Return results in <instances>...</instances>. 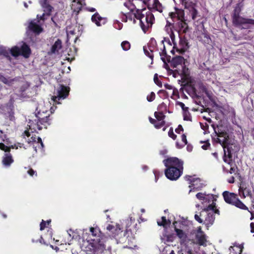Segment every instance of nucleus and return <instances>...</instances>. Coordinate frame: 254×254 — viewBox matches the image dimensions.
<instances>
[{
    "label": "nucleus",
    "mask_w": 254,
    "mask_h": 254,
    "mask_svg": "<svg viewBox=\"0 0 254 254\" xmlns=\"http://www.w3.org/2000/svg\"><path fill=\"white\" fill-rule=\"evenodd\" d=\"M0 138L1 140L4 142L7 145H9L10 143L9 138L7 137L6 135L1 130H0Z\"/></svg>",
    "instance_id": "obj_39"
},
{
    "label": "nucleus",
    "mask_w": 254,
    "mask_h": 254,
    "mask_svg": "<svg viewBox=\"0 0 254 254\" xmlns=\"http://www.w3.org/2000/svg\"><path fill=\"white\" fill-rule=\"evenodd\" d=\"M37 138L35 135L32 136L28 141V143H37Z\"/></svg>",
    "instance_id": "obj_51"
},
{
    "label": "nucleus",
    "mask_w": 254,
    "mask_h": 254,
    "mask_svg": "<svg viewBox=\"0 0 254 254\" xmlns=\"http://www.w3.org/2000/svg\"><path fill=\"white\" fill-rule=\"evenodd\" d=\"M70 233H71L72 234L73 233V232L71 229H70L69 230L67 231L68 236L70 238V240H72V239H73L74 236H71V234Z\"/></svg>",
    "instance_id": "obj_59"
},
{
    "label": "nucleus",
    "mask_w": 254,
    "mask_h": 254,
    "mask_svg": "<svg viewBox=\"0 0 254 254\" xmlns=\"http://www.w3.org/2000/svg\"><path fill=\"white\" fill-rule=\"evenodd\" d=\"M154 81L155 83L157 85L160 87H161L162 86V82L159 80L158 77V74L157 73H155L154 76Z\"/></svg>",
    "instance_id": "obj_45"
},
{
    "label": "nucleus",
    "mask_w": 254,
    "mask_h": 254,
    "mask_svg": "<svg viewBox=\"0 0 254 254\" xmlns=\"http://www.w3.org/2000/svg\"><path fill=\"white\" fill-rule=\"evenodd\" d=\"M200 41L205 45H212V41L207 32L202 33Z\"/></svg>",
    "instance_id": "obj_25"
},
{
    "label": "nucleus",
    "mask_w": 254,
    "mask_h": 254,
    "mask_svg": "<svg viewBox=\"0 0 254 254\" xmlns=\"http://www.w3.org/2000/svg\"><path fill=\"white\" fill-rule=\"evenodd\" d=\"M70 88L64 85H61L59 89L58 90V95L54 96L52 97V100L54 104H60V100L66 98L68 95Z\"/></svg>",
    "instance_id": "obj_10"
},
{
    "label": "nucleus",
    "mask_w": 254,
    "mask_h": 254,
    "mask_svg": "<svg viewBox=\"0 0 254 254\" xmlns=\"http://www.w3.org/2000/svg\"><path fill=\"white\" fill-rule=\"evenodd\" d=\"M91 20L93 22L95 23L97 26L104 25L107 22V19L101 17L98 12H96L92 16Z\"/></svg>",
    "instance_id": "obj_18"
},
{
    "label": "nucleus",
    "mask_w": 254,
    "mask_h": 254,
    "mask_svg": "<svg viewBox=\"0 0 254 254\" xmlns=\"http://www.w3.org/2000/svg\"><path fill=\"white\" fill-rule=\"evenodd\" d=\"M169 16L173 22L185 19V11L182 9L175 8V12H170Z\"/></svg>",
    "instance_id": "obj_16"
},
{
    "label": "nucleus",
    "mask_w": 254,
    "mask_h": 254,
    "mask_svg": "<svg viewBox=\"0 0 254 254\" xmlns=\"http://www.w3.org/2000/svg\"><path fill=\"white\" fill-rule=\"evenodd\" d=\"M222 195L227 203L242 210H248V207L239 199L236 193L225 191L223 192Z\"/></svg>",
    "instance_id": "obj_6"
},
{
    "label": "nucleus",
    "mask_w": 254,
    "mask_h": 254,
    "mask_svg": "<svg viewBox=\"0 0 254 254\" xmlns=\"http://www.w3.org/2000/svg\"><path fill=\"white\" fill-rule=\"evenodd\" d=\"M165 125V121H162L161 122L157 121L156 124H154V127L157 129H159L163 127Z\"/></svg>",
    "instance_id": "obj_42"
},
{
    "label": "nucleus",
    "mask_w": 254,
    "mask_h": 254,
    "mask_svg": "<svg viewBox=\"0 0 254 254\" xmlns=\"http://www.w3.org/2000/svg\"><path fill=\"white\" fill-rule=\"evenodd\" d=\"M179 45L181 47L180 49L177 48V51L180 54H183L187 49L189 48L187 39L185 37L180 38Z\"/></svg>",
    "instance_id": "obj_21"
},
{
    "label": "nucleus",
    "mask_w": 254,
    "mask_h": 254,
    "mask_svg": "<svg viewBox=\"0 0 254 254\" xmlns=\"http://www.w3.org/2000/svg\"><path fill=\"white\" fill-rule=\"evenodd\" d=\"M185 178L189 182V187L192 188L193 190H199L205 186L202 181L199 178H192L190 176L186 175Z\"/></svg>",
    "instance_id": "obj_11"
},
{
    "label": "nucleus",
    "mask_w": 254,
    "mask_h": 254,
    "mask_svg": "<svg viewBox=\"0 0 254 254\" xmlns=\"http://www.w3.org/2000/svg\"><path fill=\"white\" fill-rule=\"evenodd\" d=\"M177 105L180 106L184 112H188L189 108L185 106L184 103L181 102H178Z\"/></svg>",
    "instance_id": "obj_49"
},
{
    "label": "nucleus",
    "mask_w": 254,
    "mask_h": 254,
    "mask_svg": "<svg viewBox=\"0 0 254 254\" xmlns=\"http://www.w3.org/2000/svg\"><path fill=\"white\" fill-rule=\"evenodd\" d=\"M173 27L179 33L186 34L188 32L189 26L186 22V20H179L173 23Z\"/></svg>",
    "instance_id": "obj_12"
},
{
    "label": "nucleus",
    "mask_w": 254,
    "mask_h": 254,
    "mask_svg": "<svg viewBox=\"0 0 254 254\" xmlns=\"http://www.w3.org/2000/svg\"><path fill=\"white\" fill-rule=\"evenodd\" d=\"M27 173L31 177H33L34 176H37L36 171H34L32 168L29 169V170L27 171Z\"/></svg>",
    "instance_id": "obj_50"
},
{
    "label": "nucleus",
    "mask_w": 254,
    "mask_h": 254,
    "mask_svg": "<svg viewBox=\"0 0 254 254\" xmlns=\"http://www.w3.org/2000/svg\"><path fill=\"white\" fill-rule=\"evenodd\" d=\"M14 160L12 158L11 154L9 153H6L3 157L2 162L5 166H9Z\"/></svg>",
    "instance_id": "obj_28"
},
{
    "label": "nucleus",
    "mask_w": 254,
    "mask_h": 254,
    "mask_svg": "<svg viewBox=\"0 0 254 254\" xmlns=\"http://www.w3.org/2000/svg\"><path fill=\"white\" fill-rule=\"evenodd\" d=\"M20 50V55L22 56L25 58H28L31 54V49L26 43H24L22 45Z\"/></svg>",
    "instance_id": "obj_19"
},
{
    "label": "nucleus",
    "mask_w": 254,
    "mask_h": 254,
    "mask_svg": "<svg viewBox=\"0 0 254 254\" xmlns=\"http://www.w3.org/2000/svg\"><path fill=\"white\" fill-rule=\"evenodd\" d=\"M50 0H39V3L41 6L48 5L49 3Z\"/></svg>",
    "instance_id": "obj_55"
},
{
    "label": "nucleus",
    "mask_w": 254,
    "mask_h": 254,
    "mask_svg": "<svg viewBox=\"0 0 254 254\" xmlns=\"http://www.w3.org/2000/svg\"><path fill=\"white\" fill-rule=\"evenodd\" d=\"M90 232L93 236L96 237V239H92L94 244L96 245V247H98L101 251L103 252L105 249L106 247L104 245L103 239L100 237L101 232L99 228L98 227H91L90 228Z\"/></svg>",
    "instance_id": "obj_8"
},
{
    "label": "nucleus",
    "mask_w": 254,
    "mask_h": 254,
    "mask_svg": "<svg viewBox=\"0 0 254 254\" xmlns=\"http://www.w3.org/2000/svg\"><path fill=\"white\" fill-rule=\"evenodd\" d=\"M10 53L14 57L20 56V48L16 46L12 47L10 50Z\"/></svg>",
    "instance_id": "obj_35"
},
{
    "label": "nucleus",
    "mask_w": 254,
    "mask_h": 254,
    "mask_svg": "<svg viewBox=\"0 0 254 254\" xmlns=\"http://www.w3.org/2000/svg\"><path fill=\"white\" fill-rule=\"evenodd\" d=\"M223 161L227 163L230 166V169H228L225 166H223V171L224 173H230L231 174H236L238 171L237 166L233 162L232 160V147H228L226 152H224V156L223 157Z\"/></svg>",
    "instance_id": "obj_7"
},
{
    "label": "nucleus",
    "mask_w": 254,
    "mask_h": 254,
    "mask_svg": "<svg viewBox=\"0 0 254 254\" xmlns=\"http://www.w3.org/2000/svg\"><path fill=\"white\" fill-rule=\"evenodd\" d=\"M251 199V204H252V206L254 207V195H253V194H252L250 196Z\"/></svg>",
    "instance_id": "obj_60"
},
{
    "label": "nucleus",
    "mask_w": 254,
    "mask_h": 254,
    "mask_svg": "<svg viewBox=\"0 0 254 254\" xmlns=\"http://www.w3.org/2000/svg\"><path fill=\"white\" fill-rule=\"evenodd\" d=\"M164 86L166 88V89H169V90L172 89V88H173L172 86L170 84H165L164 85Z\"/></svg>",
    "instance_id": "obj_63"
},
{
    "label": "nucleus",
    "mask_w": 254,
    "mask_h": 254,
    "mask_svg": "<svg viewBox=\"0 0 254 254\" xmlns=\"http://www.w3.org/2000/svg\"><path fill=\"white\" fill-rule=\"evenodd\" d=\"M196 197L197 199L201 201L202 203L205 202L209 203L211 201H212V195L209 196V195H206L202 192H198L196 194Z\"/></svg>",
    "instance_id": "obj_27"
},
{
    "label": "nucleus",
    "mask_w": 254,
    "mask_h": 254,
    "mask_svg": "<svg viewBox=\"0 0 254 254\" xmlns=\"http://www.w3.org/2000/svg\"><path fill=\"white\" fill-rule=\"evenodd\" d=\"M190 0H188L186 3H181L184 5L185 8L189 10V14L191 16L192 19L194 20L198 15V11L195 7L196 4L192 2H191V4L189 3Z\"/></svg>",
    "instance_id": "obj_15"
},
{
    "label": "nucleus",
    "mask_w": 254,
    "mask_h": 254,
    "mask_svg": "<svg viewBox=\"0 0 254 254\" xmlns=\"http://www.w3.org/2000/svg\"><path fill=\"white\" fill-rule=\"evenodd\" d=\"M37 143H40V146L39 147V148L41 149H43L44 147V145L42 142L41 138L40 137H38L37 138Z\"/></svg>",
    "instance_id": "obj_52"
},
{
    "label": "nucleus",
    "mask_w": 254,
    "mask_h": 254,
    "mask_svg": "<svg viewBox=\"0 0 254 254\" xmlns=\"http://www.w3.org/2000/svg\"><path fill=\"white\" fill-rule=\"evenodd\" d=\"M155 98V94L154 92H151L149 95L147 96V100L148 102L153 101Z\"/></svg>",
    "instance_id": "obj_47"
},
{
    "label": "nucleus",
    "mask_w": 254,
    "mask_h": 254,
    "mask_svg": "<svg viewBox=\"0 0 254 254\" xmlns=\"http://www.w3.org/2000/svg\"><path fill=\"white\" fill-rule=\"evenodd\" d=\"M228 182L230 184H233L235 182V178L233 176L230 177V178L228 180Z\"/></svg>",
    "instance_id": "obj_61"
},
{
    "label": "nucleus",
    "mask_w": 254,
    "mask_h": 254,
    "mask_svg": "<svg viewBox=\"0 0 254 254\" xmlns=\"http://www.w3.org/2000/svg\"><path fill=\"white\" fill-rule=\"evenodd\" d=\"M107 229L111 231L114 234H118L119 232L121 230L120 225H116V227L113 225L109 224L107 227Z\"/></svg>",
    "instance_id": "obj_33"
},
{
    "label": "nucleus",
    "mask_w": 254,
    "mask_h": 254,
    "mask_svg": "<svg viewBox=\"0 0 254 254\" xmlns=\"http://www.w3.org/2000/svg\"><path fill=\"white\" fill-rule=\"evenodd\" d=\"M161 221H157V224L159 226H163V227H166L167 225H170L171 224V221L169 220H167L165 216H162L161 217Z\"/></svg>",
    "instance_id": "obj_36"
},
{
    "label": "nucleus",
    "mask_w": 254,
    "mask_h": 254,
    "mask_svg": "<svg viewBox=\"0 0 254 254\" xmlns=\"http://www.w3.org/2000/svg\"><path fill=\"white\" fill-rule=\"evenodd\" d=\"M184 131V128L181 125H179L177 128L175 129V132L177 133L180 134L181 131Z\"/></svg>",
    "instance_id": "obj_53"
},
{
    "label": "nucleus",
    "mask_w": 254,
    "mask_h": 254,
    "mask_svg": "<svg viewBox=\"0 0 254 254\" xmlns=\"http://www.w3.org/2000/svg\"><path fill=\"white\" fill-rule=\"evenodd\" d=\"M204 214H205L204 223L207 227L212 225L213 224L215 219V216L213 214V212H211L210 211H206L204 208L203 209V211L200 212V216H202Z\"/></svg>",
    "instance_id": "obj_14"
},
{
    "label": "nucleus",
    "mask_w": 254,
    "mask_h": 254,
    "mask_svg": "<svg viewBox=\"0 0 254 254\" xmlns=\"http://www.w3.org/2000/svg\"><path fill=\"white\" fill-rule=\"evenodd\" d=\"M44 8V13H46L47 16H50L51 14V12L53 9V7L50 4L44 6H42Z\"/></svg>",
    "instance_id": "obj_37"
},
{
    "label": "nucleus",
    "mask_w": 254,
    "mask_h": 254,
    "mask_svg": "<svg viewBox=\"0 0 254 254\" xmlns=\"http://www.w3.org/2000/svg\"><path fill=\"white\" fill-rule=\"evenodd\" d=\"M47 16V15H46V13H43V14L42 15H41L40 16H39V15H37V18L39 20L45 21L47 19V17H46Z\"/></svg>",
    "instance_id": "obj_54"
},
{
    "label": "nucleus",
    "mask_w": 254,
    "mask_h": 254,
    "mask_svg": "<svg viewBox=\"0 0 254 254\" xmlns=\"http://www.w3.org/2000/svg\"><path fill=\"white\" fill-rule=\"evenodd\" d=\"M18 146H16V144H14V145H9V146H8V147H9V150H10V149H11V148L12 149H14V148L17 149L18 148V146H19L20 147H22L21 143H18Z\"/></svg>",
    "instance_id": "obj_58"
},
{
    "label": "nucleus",
    "mask_w": 254,
    "mask_h": 254,
    "mask_svg": "<svg viewBox=\"0 0 254 254\" xmlns=\"http://www.w3.org/2000/svg\"><path fill=\"white\" fill-rule=\"evenodd\" d=\"M51 222V220H48L46 221L42 220V222L40 223V230H43L46 227V225H49Z\"/></svg>",
    "instance_id": "obj_41"
},
{
    "label": "nucleus",
    "mask_w": 254,
    "mask_h": 254,
    "mask_svg": "<svg viewBox=\"0 0 254 254\" xmlns=\"http://www.w3.org/2000/svg\"><path fill=\"white\" fill-rule=\"evenodd\" d=\"M0 149L6 153L10 152V150L9 147H8V146L5 145L2 142H0Z\"/></svg>",
    "instance_id": "obj_44"
},
{
    "label": "nucleus",
    "mask_w": 254,
    "mask_h": 254,
    "mask_svg": "<svg viewBox=\"0 0 254 254\" xmlns=\"http://www.w3.org/2000/svg\"><path fill=\"white\" fill-rule=\"evenodd\" d=\"M174 230L175 232L176 233L177 236L181 240L185 241L187 238V235L181 229L177 228L176 227H175Z\"/></svg>",
    "instance_id": "obj_34"
},
{
    "label": "nucleus",
    "mask_w": 254,
    "mask_h": 254,
    "mask_svg": "<svg viewBox=\"0 0 254 254\" xmlns=\"http://www.w3.org/2000/svg\"><path fill=\"white\" fill-rule=\"evenodd\" d=\"M200 143H204V144L201 146L203 150H207L210 146V144L208 141H201Z\"/></svg>",
    "instance_id": "obj_48"
},
{
    "label": "nucleus",
    "mask_w": 254,
    "mask_h": 254,
    "mask_svg": "<svg viewBox=\"0 0 254 254\" xmlns=\"http://www.w3.org/2000/svg\"><path fill=\"white\" fill-rule=\"evenodd\" d=\"M213 127L216 137H212V140L216 143L220 144L223 147L224 152H226L228 147H230L231 140L229 137L228 130L225 126L222 124L211 125Z\"/></svg>",
    "instance_id": "obj_3"
},
{
    "label": "nucleus",
    "mask_w": 254,
    "mask_h": 254,
    "mask_svg": "<svg viewBox=\"0 0 254 254\" xmlns=\"http://www.w3.org/2000/svg\"><path fill=\"white\" fill-rule=\"evenodd\" d=\"M243 6V4L242 2L236 4L231 14L232 22L235 27L243 26L244 29H249L250 27L249 25L254 26V19L241 16Z\"/></svg>",
    "instance_id": "obj_4"
},
{
    "label": "nucleus",
    "mask_w": 254,
    "mask_h": 254,
    "mask_svg": "<svg viewBox=\"0 0 254 254\" xmlns=\"http://www.w3.org/2000/svg\"><path fill=\"white\" fill-rule=\"evenodd\" d=\"M206 211H210L213 212V214H217L220 215L219 210L216 208V203L212 202L211 204H209L205 208Z\"/></svg>",
    "instance_id": "obj_30"
},
{
    "label": "nucleus",
    "mask_w": 254,
    "mask_h": 254,
    "mask_svg": "<svg viewBox=\"0 0 254 254\" xmlns=\"http://www.w3.org/2000/svg\"><path fill=\"white\" fill-rule=\"evenodd\" d=\"M16 80V78L5 77L0 73V81L7 85H11Z\"/></svg>",
    "instance_id": "obj_29"
},
{
    "label": "nucleus",
    "mask_w": 254,
    "mask_h": 254,
    "mask_svg": "<svg viewBox=\"0 0 254 254\" xmlns=\"http://www.w3.org/2000/svg\"><path fill=\"white\" fill-rule=\"evenodd\" d=\"M86 9L90 12H94L96 11V9L94 7H87Z\"/></svg>",
    "instance_id": "obj_64"
},
{
    "label": "nucleus",
    "mask_w": 254,
    "mask_h": 254,
    "mask_svg": "<svg viewBox=\"0 0 254 254\" xmlns=\"http://www.w3.org/2000/svg\"><path fill=\"white\" fill-rule=\"evenodd\" d=\"M159 55L161 57V60L164 63H165V60H166L168 62H170L171 57L167 54V52L164 45H163V49L162 51L159 53Z\"/></svg>",
    "instance_id": "obj_32"
},
{
    "label": "nucleus",
    "mask_w": 254,
    "mask_h": 254,
    "mask_svg": "<svg viewBox=\"0 0 254 254\" xmlns=\"http://www.w3.org/2000/svg\"><path fill=\"white\" fill-rule=\"evenodd\" d=\"M166 167L164 173L166 177L171 181L177 180L183 174L184 162L177 157H169L163 160Z\"/></svg>",
    "instance_id": "obj_1"
},
{
    "label": "nucleus",
    "mask_w": 254,
    "mask_h": 254,
    "mask_svg": "<svg viewBox=\"0 0 254 254\" xmlns=\"http://www.w3.org/2000/svg\"><path fill=\"white\" fill-rule=\"evenodd\" d=\"M182 143L178 141L176 142V146L178 149H181L183 148L188 143L187 136L185 134H183L181 136Z\"/></svg>",
    "instance_id": "obj_31"
},
{
    "label": "nucleus",
    "mask_w": 254,
    "mask_h": 254,
    "mask_svg": "<svg viewBox=\"0 0 254 254\" xmlns=\"http://www.w3.org/2000/svg\"><path fill=\"white\" fill-rule=\"evenodd\" d=\"M28 29L30 31L37 34H40L43 31L42 27L33 21L29 23Z\"/></svg>",
    "instance_id": "obj_22"
},
{
    "label": "nucleus",
    "mask_w": 254,
    "mask_h": 254,
    "mask_svg": "<svg viewBox=\"0 0 254 254\" xmlns=\"http://www.w3.org/2000/svg\"><path fill=\"white\" fill-rule=\"evenodd\" d=\"M239 193L242 198H245L246 196L250 197L252 194L251 190L245 185L241 186L239 187Z\"/></svg>",
    "instance_id": "obj_20"
},
{
    "label": "nucleus",
    "mask_w": 254,
    "mask_h": 254,
    "mask_svg": "<svg viewBox=\"0 0 254 254\" xmlns=\"http://www.w3.org/2000/svg\"><path fill=\"white\" fill-rule=\"evenodd\" d=\"M166 62H167V61L166 60H165V63H164V67L168 72H171L173 73H174L175 72H177L179 73V71L177 69H176L175 71H173V70L169 68V65L167 64ZM173 76L174 77H176L175 74H174Z\"/></svg>",
    "instance_id": "obj_46"
},
{
    "label": "nucleus",
    "mask_w": 254,
    "mask_h": 254,
    "mask_svg": "<svg viewBox=\"0 0 254 254\" xmlns=\"http://www.w3.org/2000/svg\"><path fill=\"white\" fill-rule=\"evenodd\" d=\"M62 48V40L58 39L55 43L52 46L51 48V54H57L59 53V50Z\"/></svg>",
    "instance_id": "obj_26"
},
{
    "label": "nucleus",
    "mask_w": 254,
    "mask_h": 254,
    "mask_svg": "<svg viewBox=\"0 0 254 254\" xmlns=\"http://www.w3.org/2000/svg\"><path fill=\"white\" fill-rule=\"evenodd\" d=\"M195 238L199 245H206V239L205 234L202 231L198 232L195 235Z\"/></svg>",
    "instance_id": "obj_24"
},
{
    "label": "nucleus",
    "mask_w": 254,
    "mask_h": 254,
    "mask_svg": "<svg viewBox=\"0 0 254 254\" xmlns=\"http://www.w3.org/2000/svg\"><path fill=\"white\" fill-rule=\"evenodd\" d=\"M185 61L183 57L178 56L173 58L169 63H170L171 66L173 68H177L178 66L180 65L182 68L181 74H184L186 68Z\"/></svg>",
    "instance_id": "obj_13"
},
{
    "label": "nucleus",
    "mask_w": 254,
    "mask_h": 254,
    "mask_svg": "<svg viewBox=\"0 0 254 254\" xmlns=\"http://www.w3.org/2000/svg\"><path fill=\"white\" fill-rule=\"evenodd\" d=\"M148 8L149 10H151L152 12L155 11H158L159 12H162L163 9L162 5L159 0H153V3L152 7L148 6Z\"/></svg>",
    "instance_id": "obj_23"
},
{
    "label": "nucleus",
    "mask_w": 254,
    "mask_h": 254,
    "mask_svg": "<svg viewBox=\"0 0 254 254\" xmlns=\"http://www.w3.org/2000/svg\"><path fill=\"white\" fill-rule=\"evenodd\" d=\"M200 216H198L197 214H195L194 215V218L196 221H197L199 223H202L203 222V220L200 217Z\"/></svg>",
    "instance_id": "obj_57"
},
{
    "label": "nucleus",
    "mask_w": 254,
    "mask_h": 254,
    "mask_svg": "<svg viewBox=\"0 0 254 254\" xmlns=\"http://www.w3.org/2000/svg\"><path fill=\"white\" fill-rule=\"evenodd\" d=\"M149 120L150 123L151 124H153V125H154V124H156V122L157 121L155 119H152L151 117L149 118Z\"/></svg>",
    "instance_id": "obj_62"
},
{
    "label": "nucleus",
    "mask_w": 254,
    "mask_h": 254,
    "mask_svg": "<svg viewBox=\"0 0 254 254\" xmlns=\"http://www.w3.org/2000/svg\"><path fill=\"white\" fill-rule=\"evenodd\" d=\"M154 116L156 119V121H164V119L165 118V116L163 114L162 112H155L154 113Z\"/></svg>",
    "instance_id": "obj_38"
},
{
    "label": "nucleus",
    "mask_w": 254,
    "mask_h": 254,
    "mask_svg": "<svg viewBox=\"0 0 254 254\" xmlns=\"http://www.w3.org/2000/svg\"><path fill=\"white\" fill-rule=\"evenodd\" d=\"M130 11L126 13H122L121 15V20L124 22H127V20L132 21L133 24L136 23V19L138 20V14H139V9L137 8L134 5H133L129 8Z\"/></svg>",
    "instance_id": "obj_9"
},
{
    "label": "nucleus",
    "mask_w": 254,
    "mask_h": 254,
    "mask_svg": "<svg viewBox=\"0 0 254 254\" xmlns=\"http://www.w3.org/2000/svg\"><path fill=\"white\" fill-rule=\"evenodd\" d=\"M157 45V42L155 39L153 38H151L148 43V49L150 51V53H149L146 48L145 47H143V51L145 53V54L149 57L151 59H153V55L152 54V52L153 50H154L155 48L156 47Z\"/></svg>",
    "instance_id": "obj_17"
},
{
    "label": "nucleus",
    "mask_w": 254,
    "mask_h": 254,
    "mask_svg": "<svg viewBox=\"0 0 254 254\" xmlns=\"http://www.w3.org/2000/svg\"><path fill=\"white\" fill-rule=\"evenodd\" d=\"M0 55L4 56L6 58L10 57L9 52L6 49L4 51H2V54H1Z\"/></svg>",
    "instance_id": "obj_56"
},
{
    "label": "nucleus",
    "mask_w": 254,
    "mask_h": 254,
    "mask_svg": "<svg viewBox=\"0 0 254 254\" xmlns=\"http://www.w3.org/2000/svg\"><path fill=\"white\" fill-rule=\"evenodd\" d=\"M121 47L123 50L128 51L130 48V44L127 41H124L121 43Z\"/></svg>",
    "instance_id": "obj_40"
},
{
    "label": "nucleus",
    "mask_w": 254,
    "mask_h": 254,
    "mask_svg": "<svg viewBox=\"0 0 254 254\" xmlns=\"http://www.w3.org/2000/svg\"><path fill=\"white\" fill-rule=\"evenodd\" d=\"M35 114L36 119L29 120L28 122V127L32 132H37L43 128H47L51 124L52 118L47 111L45 112H41L38 111Z\"/></svg>",
    "instance_id": "obj_2"
},
{
    "label": "nucleus",
    "mask_w": 254,
    "mask_h": 254,
    "mask_svg": "<svg viewBox=\"0 0 254 254\" xmlns=\"http://www.w3.org/2000/svg\"><path fill=\"white\" fill-rule=\"evenodd\" d=\"M138 20L139 25L144 33H146L149 29L151 28L155 22V17L151 10L146 11L145 9L138 10Z\"/></svg>",
    "instance_id": "obj_5"
},
{
    "label": "nucleus",
    "mask_w": 254,
    "mask_h": 254,
    "mask_svg": "<svg viewBox=\"0 0 254 254\" xmlns=\"http://www.w3.org/2000/svg\"><path fill=\"white\" fill-rule=\"evenodd\" d=\"M168 136L172 138L173 140H176L177 138V135L174 133L173 128L171 127L168 131Z\"/></svg>",
    "instance_id": "obj_43"
}]
</instances>
